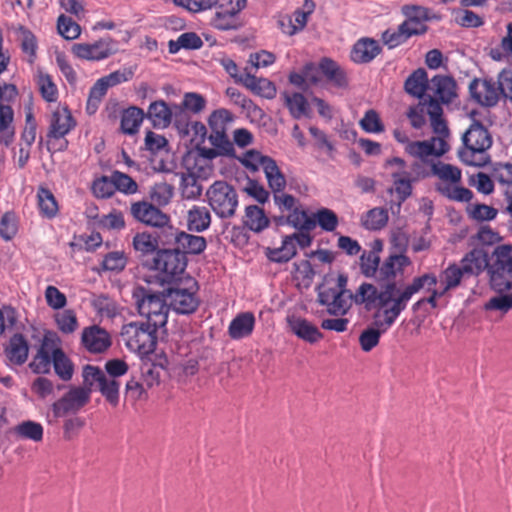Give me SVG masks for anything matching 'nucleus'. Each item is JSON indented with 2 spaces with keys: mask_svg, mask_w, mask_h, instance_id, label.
<instances>
[{
  "mask_svg": "<svg viewBox=\"0 0 512 512\" xmlns=\"http://www.w3.org/2000/svg\"><path fill=\"white\" fill-rule=\"evenodd\" d=\"M414 294L409 284L401 289L398 283L391 282L379 290L376 285L363 282L356 290L355 299L357 305H364L368 311L375 308L383 310L384 320H374V325L379 328L385 326L383 331H386L406 309ZM378 316L379 312L375 313L374 319Z\"/></svg>",
  "mask_w": 512,
  "mask_h": 512,
  "instance_id": "f257e3e1",
  "label": "nucleus"
},
{
  "mask_svg": "<svg viewBox=\"0 0 512 512\" xmlns=\"http://www.w3.org/2000/svg\"><path fill=\"white\" fill-rule=\"evenodd\" d=\"M132 245L136 257L143 268L159 273L158 280L168 276L169 264L173 261L178 264L177 253L167 248H158L154 235L148 232H138L133 237Z\"/></svg>",
  "mask_w": 512,
  "mask_h": 512,
  "instance_id": "f03ea898",
  "label": "nucleus"
},
{
  "mask_svg": "<svg viewBox=\"0 0 512 512\" xmlns=\"http://www.w3.org/2000/svg\"><path fill=\"white\" fill-rule=\"evenodd\" d=\"M159 281L162 285H169L165 289V295L168 298L170 309L181 315H190L196 312L201 301L197 296L199 285L193 277L187 276L185 281L181 276H178L173 282Z\"/></svg>",
  "mask_w": 512,
  "mask_h": 512,
  "instance_id": "7ed1b4c3",
  "label": "nucleus"
},
{
  "mask_svg": "<svg viewBox=\"0 0 512 512\" xmlns=\"http://www.w3.org/2000/svg\"><path fill=\"white\" fill-rule=\"evenodd\" d=\"M133 297L139 314L146 317L147 323L160 328L166 325L170 307L165 289L159 293H152L149 289L137 287Z\"/></svg>",
  "mask_w": 512,
  "mask_h": 512,
  "instance_id": "20e7f679",
  "label": "nucleus"
},
{
  "mask_svg": "<svg viewBox=\"0 0 512 512\" xmlns=\"http://www.w3.org/2000/svg\"><path fill=\"white\" fill-rule=\"evenodd\" d=\"M175 239H177L176 247L167 249L178 254L176 259L178 264L173 261L171 265L167 266L168 276L161 278L163 282H173L178 276H181L188 265L187 255H200L207 247L205 237L189 234L185 231H181Z\"/></svg>",
  "mask_w": 512,
  "mask_h": 512,
  "instance_id": "39448f33",
  "label": "nucleus"
},
{
  "mask_svg": "<svg viewBox=\"0 0 512 512\" xmlns=\"http://www.w3.org/2000/svg\"><path fill=\"white\" fill-rule=\"evenodd\" d=\"M490 287L498 292H512V245L501 244L492 252L489 266Z\"/></svg>",
  "mask_w": 512,
  "mask_h": 512,
  "instance_id": "423d86ee",
  "label": "nucleus"
},
{
  "mask_svg": "<svg viewBox=\"0 0 512 512\" xmlns=\"http://www.w3.org/2000/svg\"><path fill=\"white\" fill-rule=\"evenodd\" d=\"M159 328L147 322H130L123 325L121 336L130 351L138 353L140 357L151 356L157 345Z\"/></svg>",
  "mask_w": 512,
  "mask_h": 512,
  "instance_id": "0eeeda50",
  "label": "nucleus"
},
{
  "mask_svg": "<svg viewBox=\"0 0 512 512\" xmlns=\"http://www.w3.org/2000/svg\"><path fill=\"white\" fill-rule=\"evenodd\" d=\"M463 148L458 150L460 160L469 166H484V163H476L473 156L483 153L492 146V137L488 129L478 120H473L470 127L462 136Z\"/></svg>",
  "mask_w": 512,
  "mask_h": 512,
  "instance_id": "6e6552de",
  "label": "nucleus"
},
{
  "mask_svg": "<svg viewBox=\"0 0 512 512\" xmlns=\"http://www.w3.org/2000/svg\"><path fill=\"white\" fill-rule=\"evenodd\" d=\"M208 204L220 219L232 218L239 204L235 187L223 180L215 181L206 191Z\"/></svg>",
  "mask_w": 512,
  "mask_h": 512,
  "instance_id": "1a4fd4ad",
  "label": "nucleus"
},
{
  "mask_svg": "<svg viewBox=\"0 0 512 512\" xmlns=\"http://www.w3.org/2000/svg\"><path fill=\"white\" fill-rule=\"evenodd\" d=\"M313 237L306 231L295 232L291 235H285L282 239L281 247H266L264 254L270 262L284 264L289 262L297 255L295 242L300 248L305 249L312 244Z\"/></svg>",
  "mask_w": 512,
  "mask_h": 512,
  "instance_id": "9d476101",
  "label": "nucleus"
},
{
  "mask_svg": "<svg viewBox=\"0 0 512 512\" xmlns=\"http://www.w3.org/2000/svg\"><path fill=\"white\" fill-rule=\"evenodd\" d=\"M118 42L110 36L100 38L94 43H76L72 46L73 54L90 61H100L118 52Z\"/></svg>",
  "mask_w": 512,
  "mask_h": 512,
  "instance_id": "9b49d317",
  "label": "nucleus"
},
{
  "mask_svg": "<svg viewBox=\"0 0 512 512\" xmlns=\"http://www.w3.org/2000/svg\"><path fill=\"white\" fill-rule=\"evenodd\" d=\"M192 157L184 156L183 165L187 169V173L181 174L180 188L182 196L186 199H196L202 193V186L198 182V178H206L207 167L199 166L197 163L191 164Z\"/></svg>",
  "mask_w": 512,
  "mask_h": 512,
  "instance_id": "f8f14e48",
  "label": "nucleus"
},
{
  "mask_svg": "<svg viewBox=\"0 0 512 512\" xmlns=\"http://www.w3.org/2000/svg\"><path fill=\"white\" fill-rule=\"evenodd\" d=\"M468 88L471 99L481 106L494 107L502 97L498 80L495 82L493 79L474 78Z\"/></svg>",
  "mask_w": 512,
  "mask_h": 512,
  "instance_id": "ddd939ff",
  "label": "nucleus"
},
{
  "mask_svg": "<svg viewBox=\"0 0 512 512\" xmlns=\"http://www.w3.org/2000/svg\"><path fill=\"white\" fill-rule=\"evenodd\" d=\"M90 388H71L59 400L53 403L52 410L55 417H63L69 412H77L90 400Z\"/></svg>",
  "mask_w": 512,
  "mask_h": 512,
  "instance_id": "4468645a",
  "label": "nucleus"
},
{
  "mask_svg": "<svg viewBox=\"0 0 512 512\" xmlns=\"http://www.w3.org/2000/svg\"><path fill=\"white\" fill-rule=\"evenodd\" d=\"M411 265V260L406 254H390L379 266L375 282L379 287L387 283H397L396 277L403 275L405 267Z\"/></svg>",
  "mask_w": 512,
  "mask_h": 512,
  "instance_id": "2eb2a0df",
  "label": "nucleus"
},
{
  "mask_svg": "<svg viewBox=\"0 0 512 512\" xmlns=\"http://www.w3.org/2000/svg\"><path fill=\"white\" fill-rule=\"evenodd\" d=\"M317 292V302L322 306H327V312L334 316H343L351 308V299L347 294L336 292L334 288L323 290V284H318L315 288Z\"/></svg>",
  "mask_w": 512,
  "mask_h": 512,
  "instance_id": "dca6fc26",
  "label": "nucleus"
},
{
  "mask_svg": "<svg viewBox=\"0 0 512 512\" xmlns=\"http://www.w3.org/2000/svg\"><path fill=\"white\" fill-rule=\"evenodd\" d=\"M131 216L137 221L147 226H162L170 222V217L162 212L153 203L147 201H137L131 204Z\"/></svg>",
  "mask_w": 512,
  "mask_h": 512,
  "instance_id": "f3484780",
  "label": "nucleus"
},
{
  "mask_svg": "<svg viewBox=\"0 0 512 512\" xmlns=\"http://www.w3.org/2000/svg\"><path fill=\"white\" fill-rule=\"evenodd\" d=\"M167 365L168 359L164 354L141 357V376L148 388L159 385L161 370L165 369Z\"/></svg>",
  "mask_w": 512,
  "mask_h": 512,
  "instance_id": "a211bd4d",
  "label": "nucleus"
},
{
  "mask_svg": "<svg viewBox=\"0 0 512 512\" xmlns=\"http://www.w3.org/2000/svg\"><path fill=\"white\" fill-rule=\"evenodd\" d=\"M81 342L90 353L94 354L103 353L112 345L109 333L97 325L84 328Z\"/></svg>",
  "mask_w": 512,
  "mask_h": 512,
  "instance_id": "6ab92c4d",
  "label": "nucleus"
},
{
  "mask_svg": "<svg viewBox=\"0 0 512 512\" xmlns=\"http://www.w3.org/2000/svg\"><path fill=\"white\" fill-rule=\"evenodd\" d=\"M319 71L333 87L346 89L349 86L347 71L335 60L329 57H322L318 63Z\"/></svg>",
  "mask_w": 512,
  "mask_h": 512,
  "instance_id": "aec40b11",
  "label": "nucleus"
},
{
  "mask_svg": "<svg viewBox=\"0 0 512 512\" xmlns=\"http://www.w3.org/2000/svg\"><path fill=\"white\" fill-rule=\"evenodd\" d=\"M491 262L492 254L489 255L483 247H476L464 255L460 264L464 268L470 269V271L466 272L470 278L479 276L485 270L489 274V266Z\"/></svg>",
  "mask_w": 512,
  "mask_h": 512,
  "instance_id": "412c9836",
  "label": "nucleus"
},
{
  "mask_svg": "<svg viewBox=\"0 0 512 512\" xmlns=\"http://www.w3.org/2000/svg\"><path fill=\"white\" fill-rule=\"evenodd\" d=\"M287 325L291 332L299 339L314 344L323 338V333L317 326L299 316H287Z\"/></svg>",
  "mask_w": 512,
  "mask_h": 512,
  "instance_id": "4be33fe9",
  "label": "nucleus"
},
{
  "mask_svg": "<svg viewBox=\"0 0 512 512\" xmlns=\"http://www.w3.org/2000/svg\"><path fill=\"white\" fill-rule=\"evenodd\" d=\"M75 126L76 121L67 107L63 108L62 111L57 110L52 114L46 135L47 139L59 140L65 137Z\"/></svg>",
  "mask_w": 512,
  "mask_h": 512,
  "instance_id": "5701e85b",
  "label": "nucleus"
},
{
  "mask_svg": "<svg viewBox=\"0 0 512 512\" xmlns=\"http://www.w3.org/2000/svg\"><path fill=\"white\" fill-rule=\"evenodd\" d=\"M382 51L378 41L364 37L359 39L352 47L350 58L356 64L370 63Z\"/></svg>",
  "mask_w": 512,
  "mask_h": 512,
  "instance_id": "b1692460",
  "label": "nucleus"
},
{
  "mask_svg": "<svg viewBox=\"0 0 512 512\" xmlns=\"http://www.w3.org/2000/svg\"><path fill=\"white\" fill-rule=\"evenodd\" d=\"M432 85L435 87L436 98L441 104H451L457 94V82L451 75L437 74L431 79Z\"/></svg>",
  "mask_w": 512,
  "mask_h": 512,
  "instance_id": "393cba45",
  "label": "nucleus"
},
{
  "mask_svg": "<svg viewBox=\"0 0 512 512\" xmlns=\"http://www.w3.org/2000/svg\"><path fill=\"white\" fill-rule=\"evenodd\" d=\"M173 104L169 106L164 100L153 101L145 114L156 129H165L170 126L173 119Z\"/></svg>",
  "mask_w": 512,
  "mask_h": 512,
  "instance_id": "a878e982",
  "label": "nucleus"
},
{
  "mask_svg": "<svg viewBox=\"0 0 512 512\" xmlns=\"http://www.w3.org/2000/svg\"><path fill=\"white\" fill-rule=\"evenodd\" d=\"M431 80L428 79V74L424 68L414 70L404 82V90L407 94L424 101L428 98L426 91L429 88Z\"/></svg>",
  "mask_w": 512,
  "mask_h": 512,
  "instance_id": "bb28decb",
  "label": "nucleus"
},
{
  "mask_svg": "<svg viewBox=\"0 0 512 512\" xmlns=\"http://www.w3.org/2000/svg\"><path fill=\"white\" fill-rule=\"evenodd\" d=\"M413 13L407 12L408 18L400 25L404 26L408 38L411 36L423 35L428 31V26L423 20H428V11L420 6L408 7Z\"/></svg>",
  "mask_w": 512,
  "mask_h": 512,
  "instance_id": "cd10ccee",
  "label": "nucleus"
},
{
  "mask_svg": "<svg viewBox=\"0 0 512 512\" xmlns=\"http://www.w3.org/2000/svg\"><path fill=\"white\" fill-rule=\"evenodd\" d=\"M7 359L15 365H23L28 359L29 345L23 334L15 333L4 349Z\"/></svg>",
  "mask_w": 512,
  "mask_h": 512,
  "instance_id": "c85d7f7f",
  "label": "nucleus"
},
{
  "mask_svg": "<svg viewBox=\"0 0 512 512\" xmlns=\"http://www.w3.org/2000/svg\"><path fill=\"white\" fill-rule=\"evenodd\" d=\"M255 326V316L252 312L238 314L229 324L228 334L234 340L250 336Z\"/></svg>",
  "mask_w": 512,
  "mask_h": 512,
  "instance_id": "c756f323",
  "label": "nucleus"
},
{
  "mask_svg": "<svg viewBox=\"0 0 512 512\" xmlns=\"http://www.w3.org/2000/svg\"><path fill=\"white\" fill-rule=\"evenodd\" d=\"M239 80L255 95L266 99H273L276 96L275 84L266 78H258L250 73H245L244 78Z\"/></svg>",
  "mask_w": 512,
  "mask_h": 512,
  "instance_id": "7c9ffc66",
  "label": "nucleus"
},
{
  "mask_svg": "<svg viewBox=\"0 0 512 512\" xmlns=\"http://www.w3.org/2000/svg\"><path fill=\"white\" fill-rule=\"evenodd\" d=\"M427 114L430 117L433 132L438 136L448 137L450 131L446 120L443 118V108L440 102L432 96L427 98Z\"/></svg>",
  "mask_w": 512,
  "mask_h": 512,
  "instance_id": "2f4dec72",
  "label": "nucleus"
},
{
  "mask_svg": "<svg viewBox=\"0 0 512 512\" xmlns=\"http://www.w3.org/2000/svg\"><path fill=\"white\" fill-rule=\"evenodd\" d=\"M243 225L255 233H260L269 227L270 220L262 208L257 205H249L245 208Z\"/></svg>",
  "mask_w": 512,
  "mask_h": 512,
  "instance_id": "473e14b6",
  "label": "nucleus"
},
{
  "mask_svg": "<svg viewBox=\"0 0 512 512\" xmlns=\"http://www.w3.org/2000/svg\"><path fill=\"white\" fill-rule=\"evenodd\" d=\"M145 117L143 109L132 106L122 112L120 130L123 134L134 135Z\"/></svg>",
  "mask_w": 512,
  "mask_h": 512,
  "instance_id": "72a5a7b5",
  "label": "nucleus"
},
{
  "mask_svg": "<svg viewBox=\"0 0 512 512\" xmlns=\"http://www.w3.org/2000/svg\"><path fill=\"white\" fill-rule=\"evenodd\" d=\"M38 208L42 217L53 219L59 211L58 202L49 188L40 186L37 191Z\"/></svg>",
  "mask_w": 512,
  "mask_h": 512,
  "instance_id": "f704fd0d",
  "label": "nucleus"
},
{
  "mask_svg": "<svg viewBox=\"0 0 512 512\" xmlns=\"http://www.w3.org/2000/svg\"><path fill=\"white\" fill-rule=\"evenodd\" d=\"M211 224V215L206 207L194 206L189 210L187 216V227L189 231L203 232Z\"/></svg>",
  "mask_w": 512,
  "mask_h": 512,
  "instance_id": "c9c22d12",
  "label": "nucleus"
},
{
  "mask_svg": "<svg viewBox=\"0 0 512 512\" xmlns=\"http://www.w3.org/2000/svg\"><path fill=\"white\" fill-rule=\"evenodd\" d=\"M283 97L285 99V106L288 108L294 119H300L303 116H310L309 103L302 93L294 92L292 94H288L285 92Z\"/></svg>",
  "mask_w": 512,
  "mask_h": 512,
  "instance_id": "e433bc0d",
  "label": "nucleus"
},
{
  "mask_svg": "<svg viewBox=\"0 0 512 512\" xmlns=\"http://www.w3.org/2000/svg\"><path fill=\"white\" fill-rule=\"evenodd\" d=\"M470 271L461 264L451 263L440 274V281L445 286V290H451L458 287L462 280L469 278L466 272Z\"/></svg>",
  "mask_w": 512,
  "mask_h": 512,
  "instance_id": "4c0bfd02",
  "label": "nucleus"
},
{
  "mask_svg": "<svg viewBox=\"0 0 512 512\" xmlns=\"http://www.w3.org/2000/svg\"><path fill=\"white\" fill-rule=\"evenodd\" d=\"M52 360L56 375L63 381L71 380L74 373V364L62 348L52 351Z\"/></svg>",
  "mask_w": 512,
  "mask_h": 512,
  "instance_id": "58836bf2",
  "label": "nucleus"
},
{
  "mask_svg": "<svg viewBox=\"0 0 512 512\" xmlns=\"http://www.w3.org/2000/svg\"><path fill=\"white\" fill-rule=\"evenodd\" d=\"M233 10L220 9L211 20V25L221 31L238 30L241 23L238 20V14Z\"/></svg>",
  "mask_w": 512,
  "mask_h": 512,
  "instance_id": "ea45409f",
  "label": "nucleus"
},
{
  "mask_svg": "<svg viewBox=\"0 0 512 512\" xmlns=\"http://www.w3.org/2000/svg\"><path fill=\"white\" fill-rule=\"evenodd\" d=\"M225 93L236 105L240 106L242 109L247 110L248 113L252 114L254 117H258L260 119L267 118L264 111L251 99L242 94L238 89L234 87H228Z\"/></svg>",
  "mask_w": 512,
  "mask_h": 512,
  "instance_id": "a19ab883",
  "label": "nucleus"
},
{
  "mask_svg": "<svg viewBox=\"0 0 512 512\" xmlns=\"http://www.w3.org/2000/svg\"><path fill=\"white\" fill-rule=\"evenodd\" d=\"M266 167L264 170L269 187L274 193L282 192L286 187V178L281 172L275 160L264 159Z\"/></svg>",
  "mask_w": 512,
  "mask_h": 512,
  "instance_id": "79ce46f5",
  "label": "nucleus"
},
{
  "mask_svg": "<svg viewBox=\"0 0 512 512\" xmlns=\"http://www.w3.org/2000/svg\"><path fill=\"white\" fill-rule=\"evenodd\" d=\"M403 175L405 177H401L399 172L392 173V178L394 180V190L398 199L396 203L397 212L400 211L402 203L411 196L413 190L411 180L408 177L409 173L403 172Z\"/></svg>",
  "mask_w": 512,
  "mask_h": 512,
  "instance_id": "37998d69",
  "label": "nucleus"
},
{
  "mask_svg": "<svg viewBox=\"0 0 512 512\" xmlns=\"http://www.w3.org/2000/svg\"><path fill=\"white\" fill-rule=\"evenodd\" d=\"M18 95L17 87L14 84L5 83L3 86L0 85V115L10 116L11 124L13 125L14 111L10 106Z\"/></svg>",
  "mask_w": 512,
  "mask_h": 512,
  "instance_id": "c03bdc74",
  "label": "nucleus"
},
{
  "mask_svg": "<svg viewBox=\"0 0 512 512\" xmlns=\"http://www.w3.org/2000/svg\"><path fill=\"white\" fill-rule=\"evenodd\" d=\"M389 220L388 212L384 208H373L366 213L362 219V225L368 230H380L384 228Z\"/></svg>",
  "mask_w": 512,
  "mask_h": 512,
  "instance_id": "a18cd8bd",
  "label": "nucleus"
},
{
  "mask_svg": "<svg viewBox=\"0 0 512 512\" xmlns=\"http://www.w3.org/2000/svg\"><path fill=\"white\" fill-rule=\"evenodd\" d=\"M15 433L22 439H29L39 442L43 439V427L40 423L27 420L18 424L15 428Z\"/></svg>",
  "mask_w": 512,
  "mask_h": 512,
  "instance_id": "49530a36",
  "label": "nucleus"
},
{
  "mask_svg": "<svg viewBox=\"0 0 512 512\" xmlns=\"http://www.w3.org/2000/svg\"><path fill=\"white\" fill-rule=\"evenodd\" d=\"M155 227L159 229L154 234V238L158 242V248H171V245H177V239L175 238L182 230L169 225V223Z\"/></svg>",
  "mask_w": 512,
  "mask_h": 512,
  "instance_id": "de8ad7c7",
  "label": "nucleus"
},
{
  "mask_svg": "<svg viewBox=\"0 0 512 512\" xmlns=\"http://www.w3.org/2000/svg\"><path fill=\"white\" fill-rule=\"evenodd\" d=\"M234 120L233 114L225 108L214 110L208 118V125L211 133L224 132L227 130L226 125Z\"/></svg>",
  "mask_w": 512,
  "mask_h": 512,
  "instance_id": "09e8293b",
  "label": "nucleus"
},
{
  "mask_svg": "<svg viewBox=\"0 0 512 512\" xmlns=\"http://www.w3.org/2000/svg\"><path fill=\"white\" fill-rule=\"evenodd\" d=\"M18 232V217L14 211L5 212L0 219V237L4 241L12 240Z\"/></svg>",
  "mask_w": 512,
  "mask_h": 512,
  "instance_id": "8fccbe9b",
  "label": "nucleus"
},
{
  "mask_svg": "<svg viewBox=\"0 0 512 512\" xmlns=\"http://www.w3.org/2000/svg\"><path fill=\"white\" fill-rule=\"evenodd\" d=\"M294 224L292 227L299 231L310 232L316 227V219L308 214V212L301 207H295L292 213L289 214Z\"/></svg>",
  "mask_w": 512,
  "mask_h": 512,
  "instance_id": "3c124183",
  "label": "nucleus"
},
{
  "mask_svg": "<svg viewBox=\"0 0 512 512\" xmlns=\"http://www.w3.org/2000/svg\"><path fill=\"white\" fill-rule=\"evenodd\" d=\"M380 260V256L375 255V252L364 251L360 257L361 274L366 278H373L376 280Z\"/></svg>",
  "mask_w": 512,
  "mask_h": 512,
  "instance_id": "603ef678",
  "label": "nucleus"
},
{
  "mask_svg": "<svg viewBox=\"0 0 512 512\" xmlns=\"http://www.w3.org/2000/svg\"><path fill=\"white\" fill-rule=\"evenodd\" d=\"M120 382L116 379H109L106 376L98 384V389L106 401L116 407L119 404Z\"/></svg>",
  "mask_w": 512,
  "mask_h": 512,
  "instance_id": "864d4df0",
  "label": "nucleus"
},
{
  "mask_svg": "<svg viewBox=\"0 0 512 512\" xmlns=\"http://www.w3.org/2000/svg\"><path fill=\"white\" fill-rule=\"evenodd\" d=\"M490 56L496 61L507 59L512 63V22L507 25V35L502 38L500 47L491 49Z\"/></svg>",
  "mask_w": 512,
  "mask_h": 512,
  "instance_id": "5fc2aeb1",
  "label": "nucleus"
},
{
  "mask_svg": "<svg viewBox=\"0 0 512 512\" xmlns=\"http://www.w3.org/2000/svg\"><path fill=\"white\" fill-rule=\"evenodd\" d=\"M172 114V122L177 131L179 132V134L183 137L188 136L190 133V125L192 122L190 118V112L183 109L178 104L173 103Z\"/></svg>",
  "mask_w": 512,
  "mask_h": 512,
  "instance_id": "6e6d98bb",
  "label": "nucleus"
},
{
  "mask_svg": "<svg viewBox=\"0 0 512 512\" xmlns=\"http://www.w3.org/2000/svg\"><path fill=\"white\" fill-rule=\"evenodd\" d=\"M310 71H315V64L313 62L306 63L301 73L291 72L288 77L289 82L298 88H304L306 80L313 85H317L320 82V78L317 75H310Z\"/></svg>",
  "mask_w": 512,
  "mask_h": 512,
  "instance_id": "4d7b16f0",
  "label": "nucleus"
},
{
  "mask_svg": "<svg viewBox=\"0 0 512 512\" xmlns=\"http://www.w3.org/2000/svg\"><path fill=\"white\" fill-rule=\"evenodd\" d=\"M209 141L216 150H219L221 156L236 157L233 143L229 140L226 131L211 133Z\"/></svg>",
  "mask_w": 512,
  "mask_h": 512,
  "instance_id": "13d9d810",
  "label": "nucleus"
},
{
  "mask_svg": "<svg viewBox=\"0 0 512 512\" xmlns=\"http://www.w3.org/2000/svg\"><path fill=\"white\" fill-rule=\"evenodd\" d=\"M101 265L105 271L121 272L127 265V258L123 251H112L104 256Z\"/></svg>",
  "mask_w": 512,
  "mask_h": 512,
  "instance_id": "bf43d9fd",
  "label": "nucleus"
},
{
  "mask_svg": "<svg viewBox=\"0 0 512 512\" xmlns=\"http://www.w3.org/2000/svg\"><path fill=\"white\" fill-rule=\"evenodd\" d=\"M385 326L379 328L375 327H368L365 330L362 331V333L359 336V343L361 346V349L364 352H369L373 348H375L380 341L381 334L384 332Z\"/></svg>",
  "mask_w": 512,
  "mask_h": 512,
  "instance_id": "052dcab7",
  "label": "nucleus"
},
{
  "mask_svg": "<svg viewBox=\"0 0 512 512\" xmlns=\"http://www.w3.org/2000/svg\"><path fill=\"white\" fill-rule=\"evenodd\" d=\"M359 125L367 133H381L385 130V126L378 112L374 109H369L365 112Z\"/></svg>",
  "mask_w": 512,
  "mask_h": 512,
  "instance_id": "680f3d73",
  "label": "nucleus"
},
{
  "mask_svg": "<svg viewBox=\"0 0 512 512\" xmlns=\"http://www.w3.org/2000/svg\"><path fill=\"white\" fill-rule=\"evenodd\" d=\"M115 191L118 190L124 194L130 195L138 191V184L128 174L115 170L112 172Z\"/></svg>",
  "mask_w": 512,
  "mask_h": 512,
  "instance_id": "e2e57ef3",
  "label": "nucleus"
},
{
  "mask_svg": "<svg viewBox=\"0 0 512 512\" xmlns=\"http://www.w3.org/2000/svg\"><path fill=\"white\" fill-rule=\"evenodd\" d=\"M107 90L104 88L102 80H97L95 84L90 88L89 96L86 104V112L89 115H93L106 95Z\"/></svg>",
  "mask_w": 512,
  "mask_h": 512,
  "instance_id": "0e129e2a",
  "label": "nucleus"
},
{
  "mask_svg": "<svg viewBox=\"0 0 512 512\" xmlns=\"http://www.w3.org/2000/svg\"><path fill=\"white\" fill-rule=\"evenodd\" d=\"M207 101L204 96L196 92H186L179 106L190 113L198 114L206 107Z\"/></svg>",
  "mask_w": 512,
  "mask_h": 512,
  "instance_id": "69168bd1",
  "label": "nucleus"
},
{
  "mask_svg": "<svg viewBox=\"0 0 512 512\" xmlns=\"http://www.w3.org/2000/svg\"><path fill=\"white\" fill-rule=\"evenodd\" d=\"M91 189L94 196L97 198H110L115 193L112 175L110 177L101 176L100 178H97L93 181Z\"/></svg>",
  "mask_w": 512,
  "mask_h": 512,
  "instance_id": "338daca9",
  "label": "nucleus"
},
{
  "mask_svg": "<svg viewBox=\"0 0 512 512\" xmlns=\"http://www.w3.org/2000/svg\"><path fill=\"white\" fill-rule=\"evenodd\" d=\"M57 29L59 34L67 40L78 38L81 32L80 26L73 19L65 15L58 17Z\"/></svg>",
  "mask_w": 512,
  "mask_h": 512,
  "instance_id": "774afa93",
  "label": "nucleus"
}]
</instances>
